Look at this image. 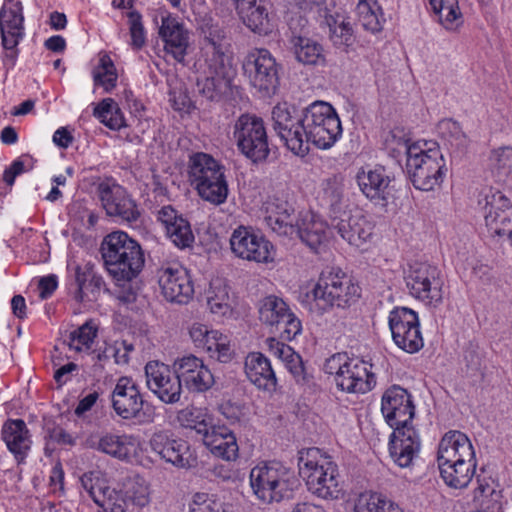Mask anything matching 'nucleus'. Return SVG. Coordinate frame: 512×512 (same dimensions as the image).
I'll return each instance as SVG.
<instances>
[{
  "mask_svg": "<svg viewBox=\"0 0 512 512\" xmlns=\"http://www.w3.org/2000/svg\"><path fill=\"white\" fill-rule=\"evenodd\" d=\"M260 212L263 222L274 233L290 237L297 235L315 253L323 250L332 237L328 223L311 211L300 212L294 223V208L285 199L281 183L263 186Z\"/></svg>",
  "mask_w": 512,
  "mask_h": 512,
  "instance_id": "1",
  "label": "nucleus"
},
{
  "mask_svg": "<svg viewBox=\"0 0 512 512\" xmlns=\"http://www.w3.org/2000/svg\"><path fill=\"white\" fill-rule=\"evenodd\" d=\"M100 252L104 267L113 280H134L145 264L141 245L124 231L107 234L102 240Z\"/></svg>",
  "mask_w": 512,
  "mask_h": 512,
  "instance_id": "2",
  "label": "nucleus"
},
{
  "mask_svg": "<svg viewBox=\"0 0 512 512\" xmlns=\"http://www.w3.org/2000/svg\"><path fill=\"white\" fill-rule=\"evenodd\" d=\"M316 303V313L320 316L332 310L347 309L361 296V289L354 279L340 268L323 270L311 290Z\"/></svg>",
  "mask_w": 512,
  "mask_h": 512,
  "instance_id": "3",
  "label": "nucleus"
},
{
  "mask_svg": "<svg viewBox=\"0 0 512 512\" xmlns=\"http://www.w3.org/2000/svg\"><path fill=\"white\" fill-rule=\"evenodd\" d=\"M299 473L306 481L308 490L322 499H337L341 494L338 467L329 456L318 448L299 452Z\"/></svg>",
  "mask_w": 512,
  "mask_h": 512,
  "instance_id": "4",
  "label": "nucleus"
},
{
  "mask_svg": "<svg viewBox=\"0 0 512 512\" xmlns=\"http://www.w3.org/2000/svg\"><path fill=\"white\" fill-rule=\"evenodd\" d=\"M188 177L203 200L213 205H221L227 200L229 190L224 166L210 154L196 152L189 156Z\"/></svg>",
  "mask_w": 512,
  "mask_h": 512,
  "instance_id": "5",
  "label": "nucleus"
},
{
  "mask_svg": "<svg viewBox=\"0 0 512 512\" xmlns=\"http://www.w3.org/2000/svg\"><path fill=\"white\" fill-rule=\"evenodd\" d=\"M302 121V138L307 147L312 143L319 149H329L342 134L336 110L324 101H315L306 107Z\"/></svg>",
  "mask_w": 512,
  "mask_h": 512,
  "instance_id": "6",
  "label": "nucleus"
},
{
  "mask_svg": "<svg viewBox=\"0 0 512 512\" xmlns=\"http://www.w3.org/2000/svg\"><path fill=\"white\" fill-rule=\"evenodd\" d=\"M406 170L413 186L422 191H432L440 186L447 172L446 161L436 143L423 142L413 148Z\"/></svg>",
  "mask_w": 512,
  "mask_h": 512,
  "instance_id": "7",
  "label": "nucleus"
},
{
  "mask_svg": "<svg viewBox=\"0 0 512 512\" xmlns=\"http://www.w3.org/2000/svg\"><path fill=\"white\" fill-rule=\"evenodd\" d=\"M112 407L124 420H135L137 424L146 425L156 418L155 407L146 403L138 385L132 378L120 377L112 392Z\"/></svg>",
  "mask_w": 512,
  "mask_h": 512,
  "instance_id": "8",
  "label": "nucleus"
},
{
  "mask_svg": "<svg viewBox=\"0 0 512 512\" xmlns=\"http://www.w3.org/2000/svg\"><path fill=\"white\" fill-rule=\"evenodd\" d=\"M409 294L426 305L438 306L443 300L441 271L427 262H414L405 271Z\"/></svg>",
  "mask_w": 512,
  "mask_h": 512,
  "instance_id": "9",
  "label": "nucleus"
},
{
  "mask_svg": "<svg viewBox=\"0 0 512 512\" xmlns=\"http://www.w3.org/2000/svg\"><path fill=\"white\" fill-rule=\"evenodd\" d=\"M304 109L299 110L287 102L278 103L272 110L273 128L285 142L287 148L297 156L304 157L310 147L303 142Z\"/></svg>",
  "mask_w": 512,
  "mask_h": 512,
  "instance_id": "10",
  "label": "nucleus"
},
{
  "mask_svg": "<svg viewBox=\"0 0 512 512\" xmlns=\"http://www.w3.org/2000/svg\"><path fill=\"white\" fill-rule=\"evenodd\" d=\"M298 480L286 467L276 461L258 467V500L263 503L281 502L291 496Z\"/></svg>",
  "mask_w": 512,
  "mask_h": 512,
  "instance_id": "11",
  "label": "nucleus"
},
{
  "mask_svg": "<svg viewBox=\"0 0 512 512\" xmlns=\"http://www.w3.org/2000/svg\"><path fill=\"white\" fill-rule=\"evenodd\" d=\"M96 193L108 216L128 223L139 219L140 211L136 202L112 177L101 180L96 185Z\"/></svg>",
  "mask_w": 512,
  "mask_h": 512,
  "instance_id": "12",
  "label": "nucleus"
},
{
  "mask_svg": "<svg viewBox=\"0 0 512 512\" xmlns=\"http://www.w3.org/2000/svg\"><path fill=\"white\" fill-rule=\"evenodd\" d=\"M392 339L401 350L413 354L424 346L418 315L412 309L396 307L389 314Z\"/></svg>",
  "mask_w": 512,
  "mask_h": 512,
  "instance_id": "13",
  "label": "nucleus"
},
{
  "mask_svg": "<svg viewBox=\"0 0 512 512\" xmlns=\"http://www.w3.org/2000/svg\"><path fill=\"white\" fill-rule=\"evenodd\" d=\"M308 20L302 15H295L289 21L291 50L298 63L304 66H325V51L318 41L306 36Z\"/></svg>",
  "mask_w": 512,
  "mask_h": 512,
  "instance_id": "14",
  "label": "nucleus"
},
{
  "mask_svg": "<svg viewBox=\"0 0 512 512\" xmlns=\"http://www.w3.org/2000/svg\"><path fill=\"white\" fill-rule=\"evenodd\" d=\"M146 385L148 389L163 403L176 404L180 402L182 384L177 367L159 362L149 361L145 365Z\"/></svg>",
  "mask_w": 512,
  "mask_h": 512,
  "instance_id": "15",
  "label": "nucleus"
},
{
  "mask_svg": "<svg viewBox=\"0 0 512 512\" xmlns=\"http://www.w3.org/2000/svg\"><path fill=\"white\" fill-rule=\"evenodd\" d=\"M478 204L491 234L502 236L512 229V203L502 191L488 189L482 194Z\"/></svg>",
  "mask_w": 512,
  "mask_h": 512,
  "instance_id": "16",
  "label": "nucleus"
},
{
  "mask_svg": "<svg viewBox=\"0 0 512 512\" xmlns=\"http://www.w3.org/2000/svg\"><path fill=\"white\" fill-rule=\"evenodd\" d=\"M381 412L390 427L408 428L415 415L411 394L404 388L393 385L382 395Z\"/></svg>",
  "mask_w": 512,
  "mask_h": 512,
  "instance_id": "17",
  "label": "nucleus"
},
{
  "mask_svg": "<svg viewBox=\"0 0 512 512\" xmlns=\"http://www.w3.org/2000/svg\"><path fill=\"white\" fill-rule=\"evenodd\" d=\"M158 283L163 296L170 302L187 303L194 293L187 271L178 265H168L158 270Z\"/></svg>",
  "mask_w": 512,
  "mask_h": 512,
  "instance_id": "18",
  "label": "nucleus"
},
{
  "mask_svg": "<svg viewBox=\"0 0 512 512\" xmlns=\"http://www.w3.org/2000/svg\"><path fill=\"white\" fill-rule=\"evenodd\" d=\"M151 450L161 459L178 468H190L194 465L189 445L183 439H176L167 432L154 433L149 441Z\"/></svg>",
  "mask_w": 512,
  "mask_h": 512,
  "instance_id": "19",
  "label": "nucleus"
},
{
  "mask_svg": "<svg viewBox=\"0 0 512 512\" xmlns=\"http://www.w3.org/2000/svg\"><path fill=\"white\" fill-rule=\"evenodd\" d=\"M367 362L359 358H350L336 378L337 388L347 393L364 394L372 389L375 376L370 372Z\"/></svg>",
  "mask_w": 512,
  "mask_h": 512,
  "instance_id": "20",
  "label": "nucleus"
},
{
  "mask_svg": "<svg viewBox=\"0 0 512 512\" xmlns=\"http://www.w3.org/2000/svg\"><path fill=\"white\" fill-rule=\"evenodd\" d=\"M421 440L414 427L394 429L390 436L389 453L394 463L401 468L410 467L418 456Z\"/></svg>",
  "mask_w": 512,
  "mask_h": 512,
  "instance_id": "21",
  "label": "nucleus"
},
{
  "mask_svg": "<svg viewBox=\"0 0 512 512\" xmlns=\"http://www.w3.org/2000/svg\"><path fill=\"white\" fill-rule=\"evenodd\" d=\"M180 382L193 392H205L214 384V376L203 361L194 355L184 356L174 363Z\"/></svg>",
  "mask_w": 512,
  "mask_h": 512,
  "instance_id": "22",
  "label": "nucleus"
},
{
  "mask_svg": "<svg viewBox=\"0 0 512 512\" xmlns=\"http://www.w3.org/2000/svg\"><path fill=\"white\" fill-rule=\"evenodd\" d=\"M82 487L87 491L94 503L102 509V512H125L127 499L125 494L107 486L99 479L92 478V473L84 474L80 478Z\"/></svg>",
  "mask_w": 512,
  "mask_h": 512,
  "instance_id": "23",
  "label": "nucleus"
},
{
  "mask_svg": "<svg viewBox=\"0 0 512 512\" xmlns=\"http://www.w3.org/2000/svg\"><path fill=\"white\" fill-rule=\"evenodd\" d=\"M391 179L381 166L362 170L357 174L361 192L375 205L385 207L391 198Z\"/></svg>",
  "mask_w": 512,
  "mask_h": 512,
  "instance_id": "24",
  "label": "nucleus"
},
{
  "mask_svg": "<svg viewBox=\"0 0 512 512\" xmlns=\"http://www.w3.org/2000/svg\"><path fill=\"white\" fill-rule=\"evenodd\" d=\"M157 220L164 226L167 237L181 249L190 247L195 240L189 221L171 205L157 211Z\"/></svg>",
  "mask_w": 512,
  "mask_h": 512,
  "instance_id": "25",
  "label": "nucleus"
},
{
  "mask_svg": "<svg viewBox=\"0 0 512 512\" xmlns=\"http://www.w3.org/2000/svg\"><path fill=\"white\" fill-rule=\"evenodd\" d=\"M477 461L470 439L460 431H449L444 434L437 452V463Z\"/></svg>",
  "mask_w": 512,
  "mask_h": 512,
  "instance_id": "26",
  "label": "nucleus"
},
{
  "mask_svg": "<svg viewBox=\"0 0 512 512\" xmlns=\"http://www.w3.org/2000/svg\"><path fill=\"white\" fill-rule=\"evenodd\" d=\"M159 35L164 42L165 51L176 61L183 62L189 44V33L183 23L171 14L163 16Z\"/></svg>",
  "mask_w": 512,
  "mask_h": 512,
  "instance_id": "27",
  "label": "nucleus"
},
{
  "mask_svg": "<svg viewBox=\"0 0 512 512\" xmlns=\"http://www.w3.org/2000/svg\"><path fill=\"white\" fill-rule=\"evenodd\" d=\"M2 439L18 464L25 462L31 449V434L22 419H9L2 426Z\"/></svg>",
  "mask_w": 512,
  "mask_h": 512,
  "instance_id": "28",
  "label": "nucleus"
},
{
  "mask_svg": "<svg viewBox=\"0 0 512 512\" xmlns=\"http://www.w3.org/2000/svg\"><path fill=\"white\" fill-rule=\"evenodd\" d=\"M334 229L350 245L360 247L373 234V225L361 213L346 214L333 224Z\"/></svg>",
  "mask_w": 512,
  "mask_h": 512,
  "instance_id": "29",
  "label": "nucleus"
},
{
  "mask_svg": "<svg viewBox=\"0 0 512 512\" xmlns=\"http://www.w3.org/2000/svg\"><path fill=\"white\" fill-rule=\"evenodd\" d=\"M205 446L216 457L233 460L237 456L238 445L232 431L224 425H213L202 438Z\"/></svg>",
  "mask_w": 512,
  "mask_h": 512,
  "instance_id": "30",
  "label": "nucleus"
},
{
  "mask_svg": "<svg viewBox=\"0 0 512 512\" xmlns=\"http://www.w3.org/2000/svg\"><path fill=\"white\" fill-rule=\"evenodd\" d=\"M75 282L74 299L78 302L97 300L101 289L105 286L103 277L90 264L76 268Z\"/></svg>",
  "mask_w": 512,
  "mask_h": 512,
  "instance_id": "31",
  "label": "nucleus"
},
{
  "mask_svg": "<svg viewBox=\"0 0 512 512\" xmlns=\"http://www.w3.org/2000/svg\"><path fill=\"white\" fill-rule=\"evenodd\" d=\"M85 444L88 448L96 449L119 460H125L130 456L129 447L132 445V436L108 432L100 437H88Z\"/></svg>",
  "mask_w": 512,
  "mask_h": 512,
  "instance_id": "32",
  "label": "nucleus"
},
{
  "mask_svg": "<svg viewBox=\"0 0 512 512\" xmlns=\"http://www.w3.org/2000/svg\"><path fill=\"white\" fill-rule=\"evenodd\" d=\"M21 2L11 3L10 6L3 5L0 10V33L1 42L15 44V39H22L24 36V17Z\"/></svg>",
  "mask_w": 512,
  "mask_h": 512,
  "instance_id": "33",
  "label": "nucleus"
},
{
  "mask_svg": "<svg viewBox=\"0 0 512 512\" xmlns=\"http://www.w3.org/2000/svg\"><path fill=\"white\" fill-rule=\"evenodd\" d=\"M279 88L278 66L271 53L258 49V93L261 97H271Z\"/></svg>",
  "mask_w": 512,
  "mask_h": 512,
  "instance_id": "34",
  "label": "nucleus"
},
{
  "mask_svg": "<svg viewBox=\"0 0 512 512\" xmlns=\"http://www.w3.org/2000/svg\"><path fill=\"white\" fill-rule=\"evenodd\" d=\"M234 138L240 153L256 163V116L241 115L234 126Z\"/></svg>",
  "mask_w": 512,
  "mask_h": 512,
  "instance_id": "35",
  "label": "nucleus"
},
{
  "mask_svg": "<svg viewBox=\"0 0 512 512\" xmlns=\"http://www.w3.org/2000/svg\"><path fill=\"white\" fill-rule=\"evenodd\" d=\"M477 461L438 463L444 483L454 489L466 488L475 475Z\"/></svg>",
  "mask_w": 512,
  "mask_h": 512,
  "instance_id": "36",
  "label": "nucleus"
},
{
  "mask_svg": "<svg viewBox=\"0 0 512 512\" xmlns=\"http://www.w3.org/2000/svg\"><path fill=\"white\" fill-rule=\"evenodd\" d=\"M317 199L321 206L332 212L341 209L344 200V178L340 174H334L325 178L318 191Z\"/></svg>",
  "mask_w": 512,
  "mask_h": 512,
  "instance_id": "37",
  "label": "nucleus"
},
{
  "mask_svg": "<svg viewBox=\"0 0 512 512\" xmlns=\"http://www.w3.org/2000/svg\"><path fill=\"white\" fill-rule=\"evenodd\" d=\"M441 26L456 32L464 23V16L458 0H428Z\"/></svg>",
  "mask_w": 512,
  "mask_h": 512,
  "instance_id": "38",
  "label": "nucleus"
},
{
  "mask_svg": "<svg viewBox=\"0 0 512 512\" xmlns=\"http://www.w3.org/2000/svg\"><path fill=\"white\" fill-rule=\"evenodd\" d=\"M232 252L239 258L256 260V234L252 227L239 226L230 238Z\"/></svg>",
  "mask_w": 512,
  "mask_h": 512,
  "instance_id": "39",
  "label": "nucleus"
},
{
  "mask_svg": "<svg viewBox=\"0 0 512 512\" xmlns=\"http://www.w3.org/2000/svg\"><path fill=\"white\" fill-rule=\"evenodd\" d=\"M288 309L289 306L281 297L266 296L258 304V320L266 326H279Z\"/></svg>",
  "mask_w": 512,
  "mask_h": 512,
  "instance_id": "40",
  "label": "nucleus"
},
{
  "mask_svg": "<svg viewBox=\"0 0 512 512\" xmlns=\"http://www.w3.org/2000/svg\"><path fill=\"white\" fill-rule=\"evenodd\" d=\"M329 28V38L338 48H348L354 42L353 29L342 15H329L325 18Z\"/></svg>",
  "mask_w": 512,
  "mask_h": 512,
  "instance_id": "41",
  "label": "nucleus"
},
{
  "mask_svg": "<svg viewBox=\"0 0 512 512\" xmlns=\"http://www.w3.org/2000/svg\"><path fill=\"white\" fill-rule=\"evenodd\" d=\"M356 13L359 23L365 30L376 33L382 29L384 18L375 0H359Z\"/></svg>",
  "mask_w": 512,
  "mask_h": 512,
  "instance_id": "42",
  "label": "nucleus"
},
{
  "mask_svg": "<svg viewBox=\"0 0 512 512\" xmlns=\"http://www.w3.org/2000/svg\"><path fill=\"white\" fill-rule=\"evenodd\" d=\"M94 116L101 123L112 130H119L125 126L124 116L117 103L111 99H103L93 111Z\"/></svg>",
  "mask_w": 512,
  "mask_h": 512,
  "instance_id": "43",
  "label": "nucleus"
},
{
  "mask_svg": "<svg viewBox=\"0 0 512 512\" xmlns=\"http://www.w3.org/2000/svg\"><path fill=\"white\" fill-rule=\"evenodd\" d=\"M178 420L183 427L195 430L202 438L214 425L212 417L197 408L181 410Z\"/></svg>",
  "mask_w": 512,
  "mask_h": 512,
  "instance_id": "44",
  "label": "nucleus"
},
{
  "mask_svg": "<svg viewBox=\"0 0 512 512\" xmlns=\"http://www.w3.org/2000/svg\"><path fill=\"white\" fill-rule=\"evenodd\" d=\"M355 512H401L398 507L378 493H362L358 497Z\"/></svg>",
  "mask_w": 512,
  "mask_h": 512,
  "instance_id": "45",
  "label": "nucleus"
},
{
  "mask_svg": "<svg viewBox=\"0 0 512 512\" xmlns=\"http://www.w3.org/2000/svg\"><path fill=\"white\" fill-rule=\"evenodd\" d=\"M93 80L95 85L103 86L105 91H111L117 82L115 66L108 55H103L99 59V65L93 71Z\"/></svg>",
  "mask_w": 512,
  "mask_h": 512,
  "instance_id": "46",
  "label": "nucleus"
},
{
  "mask_svg": "<svg viewBox=\"0 0 512 512\" xmlns=\"http://www.w3.org/2000/svg\"><path fill=\"white\" fill-rule=\"evenodd\" d=\"M208 66L213 76L228 80L231 83V76L233 74L231 57L220 46L213 44V52L208 60Z\"/></svg>",
  "mask_w": 512,
  "mask_h": 512,
  "instance_id": "47",
  "label": "nucleus"
},
{
  "mask_svg": "<svg viewBox=\"0 0 512 512\" xmlns=\"http://www.w3.org/2000/svg\"><path fill=\"white\" fill-rule=\"evenodd\" d=\"M437 132L440 137L457 148L463 147L467 143L466 134L463 132L460 124L453 119H442L437 124Z\"/></svg>",
  "mask_w": 512,
  "mask_h": 512,
  "instance_id": "48",
  "label": "nucleus"
},
{
  "mask_svg": "<svg viewBox=\"0 0 512 512\" xmlns=\"http://www.w3.org/2000/svg\"><path fill=\"white\" fill-rule=\"evenodd\" d=\"M423 142L411 143L410 139L406 138L400 130L391 131L389 137L386 139V146L392 157L398 159L400 156H406V160L410 159L413 148H419Z\"/></svg>",
  "mask_w": 512,
  "mask_h": 512,
  "instance_id": "49",
  "label": "nucleus"
},
{
  "mask_svg": "<svg viewBox=\"0 0 512 512\" xmlns=\"http://www.w3.org/2000/svg\"><path fill=\"white\" fill-rule=\"evenodd\" d=\"M231 83L228 80L216 76H209L197 81L198 92L206 99L218 101L222 95L230 89Z\"/></svg>",
  "mask_w": 512,
  "mask_h": 512,
  "instance_id": "50",
  "label": "nucleus"
},
{
  "mask_svg": "<svg viewBox=\"0 0 512 512\" xmlns=\"http://www.w3.org/2000/svg\"><path fill=\"white\" fill-rule=\"evenodd\" d=\"M97 335V328L92 321L85 322L78 329L72 331L69 335V346L76 351H82L83 348H90L94 338Z\"/></svg>",
  "mask_w": 512,
  "mask_h": 512,
  "instance_id": "51",
  "label": "nucleus"
},
{
  "mask_svg": "<svg viewBox=\"0 0 512 512\" xmlns=\"http://www.w3.org/2000/svg\"><path fill=\"white\" fill-rule=\"evenodd\" d=\"M189 512H226L224 504L214 495L195 493L189 503Z\"/></svg>",
  "mask_w": 512,
  "mask_h": 512,
  "instance_id": "52",
  "label": "nucleus"
},
{
  "mask_svg": "<svg viewBox=\"0 0 512 512\" xmlns=\"http://www.w3.org/2000/svg\"><path fill=\"white\" fill-rule=\"evenodd\" d=\"M127 17L131 46L133 49L139 50L146 42V32L142 22V15L136 10H131L127 13Z\"/></svg>",
  "mask_w": 512,
  "mask_h": 512,
  "instance_id": "53",
  "label": "nucleus"
},
{
  "mask_svg": "<svg viewBox=\"0 0 512 512\" xmlns=\"http://www.w3.org/2000/svg\"><path fill=\"white\" fill-rule=\"evenodd\" d=\"M258 389L272 392L276 389L277 380L270 361L261 353H258Z\"/></svg>",
  "mask_w": 512,
  "mask_h": 512,
  "instance_id": "54",
  "label": "nucleus"
},
{
  "mask_svg": "<svg viewBox=\"0 0 512 512\" xmlns=\"http://www.w3.org/2000/svg\"><path fill=\"white\" fill-rule=\"evenodd\" d=\"M276 27V15L272 5L265 0L258 4V35H268Z\"/></svg>",
  "mask_w": 512,
  "mask_h": 512,
  "instance_id": "55",
  "label": "nucleus"
},
{
  "mask_svg": "<svg viewBox=\"0 0 512 512\" xmlns=\"http://www.w3.org/2000/svg\"><path fill=\"white\" fill-rule=\"evenodd\" d=\"M149 488L146 484L133 482L125 492L127 506L132 504L136 507H145L150 502Z\"/></svg>",
  "mask_w": 512,
  "mask_h": 512,
  "instance_id": "56",
  "label": "nucleus"
},
{
  "mask_svg": "<svg viewBox=\"0 0 512 512\" xmlns=\"http://www.w3.org/2000/svg\"><path fill=\"white\" fill-rule=\"evenodd\" d=\"M258 161L272 162L278 158V149L276 146L270 147L267 140V134L263 126V120L258 118Z\"/></svg>",
  "mask_w": 512,
  "mask_h": 512,
  "instance_id": "57",
  "label": "nucleus"
},
{
  "mask_svg": "<svg viewBox=\"0 0 512 512\" xmlns=\"http://www.w3.org/2000/svg\"><path fill=\"white\" fill-rule=\"evenodd\" d=\"M210 293L211 294L207 297V304L210 311L220 316H225L230 313L231 307L228 302L229 297L225 287L219 288L218 292L212 291Z\"/></svg>",
  "mask_w": 512,
  "mask_h": 512,
  "instance_id": "58",
  "label": "nucleus"
},
{
  "mask_svg": "<svg viewBox=\"0 0 512 512\" xmlns=\"http://www.w3.org/2000/svg\"><path fill=\"white\" fill-rule=\"evenodd\" d=\"M489 160L494 169L508 174L512 170V148L503 147L492 151Z\"/></svg>",
  "mask_w": 512,
  "mask_h": 512,
  "instance_id": "59",
  "label": "nucleus"
},
{
  "mask_svg": "<svg viewBox=\"0 0 512 512\" xmlns=\"http://www.w3.org/2000/svg\"><path fill=\"white\" fill-rule=\"evenodd\" d=\"M281 324H283L281 337L286 341L294 340L302 332V322L290 308L281 319Z\"/></svg>",
  "mask_w": 512,
  "mask_h": 512,
  "instance_id": "60",
  "label": "nucleus"
},
{
  "mask_svg": "<svg viewBox=\"0 0 512 512\" xmlns=\"http://www.w3.org/2000/svg\"><path fill=\"white\" fill-rule=\"evenodd\" d=\"M116 284L115 297L123 305H129L137 299V288L133 280H113Z\"/></svg>",
  "mask_w": 512,
  "mask_h": 512,
  "instance_id": "61",
  "label": "nucleus"
},
{
  "mask_svg": "<svg viewBox=\"0 0 512 512\" xmlns=\"http://www.w3.org/2000/svg\"><path fill=\"white\" fill-rule=\"evenodd\" d=\"M236 8L243 23L252 31L256 32V0H234Z\"/></svg>",
  "mask_w": 512,
  "mask_h": 512,
  "instance_id": "62",
  "label": "nucleus"
},
{
  "mask_svg": "<svg viewBox=\"0 0 512 512\" xmlns=\"http://www.w3.org/2000/svg\"><path fill=\"white\" fill-rule=\"evenodd\" d=\"M495 493L489 480L477 477V487L473 491V501L476 506L489 508V498Z\"/></svg>",
  "mask_w": 512,
  "mask_h": 512,
  "instance_id": "63",
  "label": "nucleus"
},
{
  "mask_svg": "<svg viewBox=\"0 0 512 512\" xmlns=\"http://www.w3.org/2000/svg\"><path fill=\"white\" fill-rule=\"evenodd\" d=\"M258 263L267 265L269 269L274 268L277 263L275 246L264 238L258 239Z\"/></svg>",
  "mask_w": 512,
  "mask_h": 512,
  "instance_id": "64",
  "label": "nucleus"
}]
</instances>
